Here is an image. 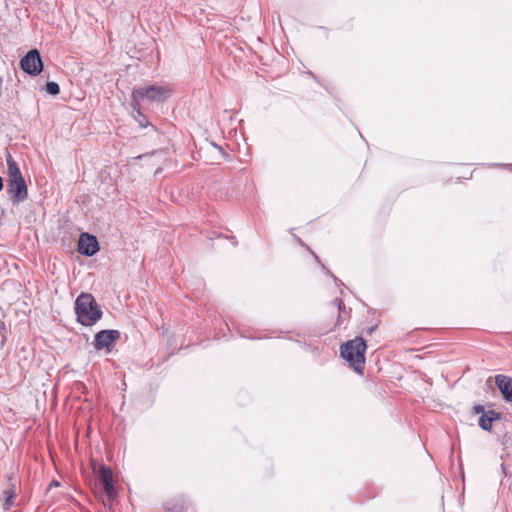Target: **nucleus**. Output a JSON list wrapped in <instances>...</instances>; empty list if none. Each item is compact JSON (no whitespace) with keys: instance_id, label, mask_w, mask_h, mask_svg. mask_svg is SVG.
Returning <instances> with one entry per match:
<instances>
[{"instance_id":"nucleus-1","label":"nucleus","mask_w":512,"mask_h":512,"mask_svg":"<svg viewBox=\"0 0 512 512\" xmlns=\"http://www.w3.org/2000/svg\"><path fill=\"white\" fill-rule=\"evenodd\" d=\"M74 310L77 322L83 326H92L98 322L103 312L90 293H81L75 300Z\"/></svg>"},{"instance_id":"nucleus-2","label":"nucleus","mask_w":512,"mask_h":512,"mask_svg":"<svg viewBox=\"0 0 512 512\" xmlns=\"http://www.w3.org/2000/svg\"><path fill=\"white\" fill-rule=\"evenodd\" d=\"M366 347L364 339L356 337L341 345L340 354L355 371L362 373L365 364Z\"/></svg>"},{"instance_id":"nucleus-3","label":"nucleus","mask_w":512,"mask_h":512,"mask_svg":"<svg viewBox=\"0 0 512 512\" xmlns=\"http://www.w3.org/2000/svg\"><path fill=\"white\" fill-rule=\"evenodd\" d=\"M170 95L171 90L166 86L147 85L134 88L131 93V101L135 105L141 104L145 100L161 103L167 100Z\"/></svg>"},{"instance_id":"nucleus-4","label":"nucleus","mask_w":512,"mask_h":512,"mask_svg":"<svg viewBox=\"0 0 512 512\" xmlns=\"http://www.w3.org/2000/svg\"><path fill=\"white\" fill-rule=\"evenodd\" d=\"M120 336L121 333L118 330H101L95 334L93 342L94 348L97 351L106 350L107 353H110L115 343L120 339Z\"/></svg>"},{"instance_id":"nucleus-5","label":"nucleus","mask_w":512,"mask_h":512,"mask_svg":"<svg viewBox=\"0 0 512 512\" xmlns=\"http://www.w3.org/2000/svg\"><path fill=\"white\" fill-rule=\"evenodd\" d=\"M20 66L24 72L29 75L36 76L43 69V62L37 49L30 50L21 60Z\"/></svg>"},{"instance_id":"nucleus-6","label":"nucleus","mask_w":512,"mask_h":512,"mask_svg":"<svg viewBox=\"0 0 512 512\" xmlns=\"http://www.w3.org/2000/svg\"><path fill=\"white\" fill-rule=\"evenodd\" d=\"M7 193L14 203H20L27 199L28 188L24 178L8 179Z\"/></svg>"},{"instance_id":"nucleus-7","label":"nucleus","mask_w":512,"mask_h":512,"mask_svg":"<svg viewBox=\"0 0 512 512\" xmlns=\"http://www.w3.org/2000/svg\"><path fill=\"white\" fill-rule=\"evenodd\" d=\"M97 238L88 233H82L78 241V251L85 256H93L99 251Z\"/></svg>"},{"instance_id":"nucleus-8","label":"nucleus","mask_w":512,"mask_h":512,"mask_svg":"<svg viewBox=\"0 0 512 512\" xmlns=\"http://www.w3.org/2000/svg\"><path fill=\"white\" fill-rule=\"evenodd\" d=\"M495 384L507 402H512V378L506 375H496Z\"/></svg>"},{"instance_id":"nucleus-9","label":"nucleus","mask_w":512,"mask_h":512,"mask_svg":"<svg viewBox=\"0 0 512 512\" xmlns=\"http://www.w3.org/2000/svg\"><path fill=\"white\" fill-rule=\"evenodd\" d=\"M500 419L501 413L496 412L495 410H489L487 412H483V414L479 417L478 424L483 430L490 431L493 422Z\"/></svg>"},{"instance_id":"nucleus-10","label":"nucleus","mask_w":512,"mask_h":512,"mask_svg":"<svg viewBox=\"0 0 512 512\" xmlns=\"http://www.w3.org/2000/svg\"><path fill=\"white\" fill-rule=\"evenodd\" d=\"M6 162H7V165H8V176H9V179L24 178L22 176V173L20 171V168H19L17 162L13 159V157L10 154L7 155Z\"/></svg>"},{"instance_id":"nucleus-11","label":"nucleus","mask_w":512,"mask_h":512,"mask_svg":"<svg viewBox=\"0 0 512 512\" xmlns=\"http://www.w3.org/2000/svg\"><path fill=\"white\" fill-rule=\"evenodd\" d=\"M131 106L133 110V117L135 121L138 123V125L141 128L148 127L150 123L147 120L146 116L141 112V104L135 105V103L131 101Z\"/></svg>"},{"instance_id":"nucleus-12","label":"nucleus","mask_w":512,"mask_h":512,"mask_svg":"<svg viewBox=\"0 0 512 512\" xmlns=\"http://www.w3.org/2000/svg\"><path fill=\"white\" fill-rule=\"evenodd\" d=\"M94 471L97 473L98 479L102 484L113 481L112 471L108 466L100 465L97 471L95 468Z\"/></svg>"},{"instance_id":"nucleus-13","label":"nucleus","mask_w":512,"mask_h":512,"mask_svg":"<svg viewBox=\"0 0 512 512\" xmlns=\"http://www.w3.org/2000/svg\"><path fill=\"white\" fill-rule=\"evenodd\" d=\"M102 485H103L104 492H105L106 496L108 497V499H110V500L113 499L117 494L116 489L113 484V481L104 483Z\"/></svg>"},{"instance_id":"nucleus-14","label":"nucleus","mask_w":512,"mask_h":512,"mask_svg":"<svg viewBox=\"0 0 512 512\" xmlns=\"http://www.w3.org/2000/svg\"><path fill=\"white\" fill-rule=\"evenodd\" d=\"M46 91L50 95H58L60 92V87L56 82H47L46 83Z\"/></svg>"},{"instance_id":"nucleus-15","label":"nucleus","mask_w":512,"mask_h":512,"mask_svg":"<svg viewBox=\"0 0 512 512\" xmlns=\"http://www.w3.org/2000/svg\"><path fill=\"white\" fill-rule=\"evenodd\" d=\"M5 495H6V498H5L4 508L9 509L13 505L14 492L11 490H7V491H5Z\"/></svg>"},{"instance_id":"nucleus-16","label":"nucleus","mask_w":512,"mask_h":512,"mask_svg":"<svg viewBox=\"0 0 512 512\" xmlns=\"http://www.w3.org/2000/svg\"><path fill=\"white\" fill-rule=\"evenodd\" d=\"M333 303L335 305H337L338 310H339V316H340L344 312V309H345L344 302L341 299L336 298V299H334Z\"/></svg>"},{"instance_id":"nucleus-17","label":"nucleus","mask_w":512,"mask_h":512,"mask_svg":"<svg viewBox=\"0 0 512 512\" xmlns=\"http://www.w3.org/2000/svg\"><path fill=\"white\" fill-rule=\"evenodd\" d=\"M333 303L335 305H337L338 310H339V316H340L344 312V309H345L344 302L341 299L336 298V299H334Z\"/></svg>"},{"instance_id":"nucleus-18","label":"nucleus","mask_w":512,"mask_h":512,"mask_svg":"<svg viewBox=\"0 0 512 512\" xmlns=\"http://www.w3.org/2000/svg\"><path fill=\"white\" fill-rule=\"evenodd\" d=\"M333 303L335 305H337L338 310H339V316H340L344 312V309H345L344 302L341 299L336 298V299H334Z\"/></svg>"},{"instance_id":"nucleus-19","label":"nucleus","mask_w":512,"mask_h":512,"mask_svg":"<svg viewBox=\"0 0 512 512\" xmlns=\"http://www.w3.org/2000/svg\"><path fill=\"white\" fill-rule=\"evenodd\" d=\"M472 411H473L474 414H480L481 413V415L483 414V412H486L484 410V406H482V405H475L473 407Z\"/></svg>"},{"instance_id":"nucleus-20","label":"nucleus","mask_w":512,"mask_h":512,"mask_svg":"<svg viewBox=\"0 0 512 512\" xmlns=\"http://www.w3.org/2000/svg\"><path fill=\"white\" fill-rule=\"evenodd\" d=\"M3 189V179L2 177L0 176V191Z\"/></svg>"}]
</instances>
